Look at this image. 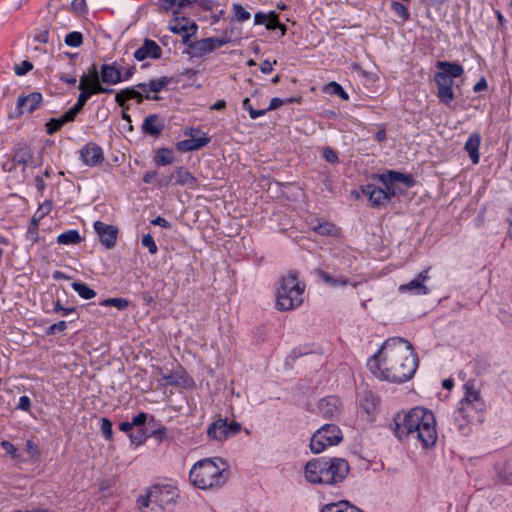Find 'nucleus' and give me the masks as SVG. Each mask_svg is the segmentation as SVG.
Segmentation results:
<instances>
[{
	"mask_svg": "<svg viewBox=\"0 0 512 512\" xmlns=\"http://www.w3.org/2000/svg\"><path fill=\"white\" fill-rule=\"evenodd\" d=\"M418 363L412 344L404 338L393 337L387 339L369 358L367 366L380 380L404 383L414 376Z\"/></svg>",
	"mask_w": 512,
	"mask_h": 512,
	"instance_id": "1",
	"label": "nucleus"
},
{
	"mask_svg": "<svg viewBox=\"0 0 512 512\" xmlns=\"http://www.w3.org/2000/svg\"><path fill=\"white\" fill-rule=\"evenodd\" d=\"M394 434L399 440L416 439L423 448L436 444L438 434L434 414L423 408L415 407L405 414L398 413L394 419Z\"/></svg>",
	"mask_w": 512,
	"mask_h": 512,
	"instance_id": "2",
	"label": "nucleus"
},
{
	"mask_svg": "<svg viewBox=\"0 0 512 512\" xmlns=\"http://www.w3.org/2000/svg\"><path fill=\"white\" fill-rule=\"evenodd\" d=\"M464 396L454 411V423L462 434L470 432L471 425L481 424L485 420L487 405L475 380H468L464 385Z\"/></svg>",
	"mask_w": 512,
	"mask_h": 512,
	"instance_id": "3",
	"label": "nucleus"
},
{
	"mask_svg": "<svg viewBox=\"0 0 512 512\" xmlns=\"http://www.w3.org/2000/svg\"><path fill=\"white\" fill-rule=\"evenodd\" d=\"M350 470L343 458H316L305 465V478L308 482L321 485H336L342 482Z\"/></svg>",
	"mask_w": 512,
	"mask_h": 512,
	"instance_id": "4",
	"label": "nucleus"
},
{
	"mask_svg": "<svg viewBox=\"0 0 512 512\" xmlns=\"http://www.w3.org/2000/svg\"><path fill=\"white\" fill-rule=\"evenodd\" d=\"M228 476L227 463L219 457L199 460L189 473L192 484L203 490L224 485Z\"/></svg>",
	"mask_w": 512,
	"mask_h": 512,
	"instance_id": "5",
	"label": "nucleus"
},
{
	"mask_svg": "<svg viewBox=\"0 0 512 512\" xmlns=\"http://www.w3.org/2000/svg\"><path fill=\"white\" fill-rule=\"evenodd\" d=\"M177 498L175 487L153 485L144 496L137 499V503L142 512H172Z\"/></svg>",
	"mask_w": 512,
	"mask_h": 512,
	"instance_id": "6",
	"label": "nucleus"
},
{
	"mask_svg": "<svg viewBox=\"0 0 512 512\" xmlns=\"http://www.w3.org/2000/svg\"><path fill=\"white\" fill-rule=\"evenodd\" d=\"M305 284L300 282L296 272L289 273L280 279L276 293V309L290 311L303 303Z\"/></svg>",
	"mask_w": 512,
	"mask_h": 512,
	"instance_id": "7",
	"label": "nucleus"
},
{
	"mask_svg": "<svg viewBox=\"0 0 512 512\" xmlns=\"http://www.w3.org/2000/svg\"><path fill=\"white\" fill-rule=\"evenodd\" d=\"M372 179L378 181L383 187V191L389 196V202L395 196L403 193L397 183H402L406 188L415 185V179L411 174H404L395 170H387L384 173L373 174Z\"/></svg>",
	"mask_w": 512,
	"mask_h": 512,
	"instance_id": "8",
	"label": "nucleus"
},
{
	"mask_svg": "<svg viewBox=\"0 0 512 512\" xmlns=\"http://www.w3.org/2000/svg\"><path fill=\"white\" fill-rule=\"evenodd\" d=\"M342 439V432L336 424H325L312 435L310 449L312 453L319 454L327 447L339 444Z\"/></svg>",
	"mask_w": 512,
	"mask_h": 512,
	"instance_id": "9",
	"label": "nucleus"
},
{
	"mask_svg": "<svg viewBox=\"0 0 512 512\" xmlns=\"http://www.w3.org/2000/svg\"><path fill=\"white\" fill-rule=\"evenodd\" d=\"M241 428V424L237 421L219 418L208 426L207 436L210 440L223 441L237 435Z\"/></svg>",
	"mask_w": 512,
	"mask_h": 512,
	"instance_id": "10",
	"label": "nucleus"
},
{
	"mask_svg": "<svg viewBox=\"0 0 512 512\" xmlns=\"http://www.w3.org/2000/svg\"><path fill=\"white\" fill-rule=\"evenodd\" d=\"M184 134L190 136L189 139L179 141L176 148L180 152H190L201 149L210 142V138L206 133L195 128L186 129Z\"/></svg>",
	"mask_w": 512,
	"mask_h": 512,
	"instance_id": "11",
	"label": "nucleus"
},
{
	"mask_svg": "<svg viewBox=\"0 0 512 512\" xmlns=\"http://www.w3.org/2000/svg\"><path fill=\"white\" fill-rule=\"evenodd\" d=\"M43 101L42 94L39 92H32L28 95H21L17 99V105L13 112L9 114V118L16 119L23 115L25 112L33 113L37 110Z\"/></svg>",
	"mask_w": 512,
	"mask_h": 512,
	"instance_id": "12",
	"label": "nucleus"
},
{
	"mask_svg": "<svg viewBox=\"0 0 512 512\" xmlns=\"http://www.w3.org/2000/svg\"><path fill=\"white\" fill-rule=\"evenodd\" d=\"M429 269L430 268L423 270L411 281L401 284L398 291L402 294L409 293L412 295H427L430 291L426 285V281L430 278Z\"/></svg>",
	"mask_w": 512,
	"mask_h": 512,
	"instance_id": "13",
	"label": "nucleus"
},
{
	"mask_svg": "<svg viewBox=\"0 0 512 512\" xmlns=\"http://www.w3.org/2000/svg\"><path fill=\"white\" fill-rule=\"evenodd\" d=\"M93 227L99 237V242L101 245H103L106 249H112L115 247L119 233V230L116 226L106 224L98 220L94 222Z\"/></svg>",
	"mask_w": 512,
	"mask_h": 512,
	"instance_id": "14",
	"label": "nucleus"
},
{
	"mask_svg": "<svg viewBox=\"0 0 512 512\" xmlns=\"http://www.w3.org/2000/svg\"><path fill=\"white\" fill-rule=\"evenodd\" d=\"M79 154L83 163L89 167L99 166L105 159L102 148L94 142L84 145L80 149Z\"/></svg>",
	"mask_w": 512,
	"mask_h": 512,
	"instance_id": "15",
	"label": "nucleus"
},
{
	"mask_svg": "<svg viewBox=\"0 0 512 512\" xmlns=\"http://www.w3.org/2000/svg\"><path fill=\"white\" fill-rule=\"evenodd\" d=\"M78 89L80 90V94L78 96L77 101L82 102L84 106L93 95L101 93L109 94L114 91L112 88H109L105 85H97L96 87H90L88 76L85 73H83L80 77Z\"/></svg>",
	"mask_w": 512,
	"mask_h": 512,
	"instance_id": "16",
	"label": "nucleus"
},
{
	"mask_svg": "<svg viewBox=\"0 0 512 512\" xmlns=\"http://www.w3.org/2000/svg\"><path fill=\"white\" fill-rule=\"evenodd\" d=\"M361 192L367 197L370 206L375 208L385 207L388 205L389 196L383 191L382 187L375 184H366L361 186Z\"/></svg>",
	"mask_w": 512,
	"mask_h": 512,
	"instance_id": "17",
	"label": "nucleus"
},
{
	"mask_svg": "<svg viewBox=\"0 0 512 512\" xmlns=\"http://www.w3.org/2000/svg\"><path fill=\"white\" fill-rule=\"evenodd\" d=\"M230 42V38L228 36L224 37H210L201 39L195 42V50L194 55L196 57H202L213 52L215 49L222 47L223 45Z\"/></svg>",
	"mask_w": 512,
	"mask_h": 512,
	"instance_id": "18",
	"label": "nucleus"
},
{
	"mask_svg": "<svg viewBox=\"0 0 512 512\" xmlns=\"http://www.w3.org/2000/svg\"><path fill=\"white\" fill-rule=\"evenodd\" d=\"M341 401L334 395L322 398L318 402V411L324 418L331 419L340 415Z\"/></svg>",
	"mask_w": 512,
	"mask_h": 512,
	"instance_id": "19",
	"label": "nucleus"
},
{
	"mask_svg": "<svg viewBox=\"0 0 512 512\" xmlns=\"http://www.w3.org/2000/svg\"><path fill=\"white\" fill-rule=\"evenodd\" d=\"M135 99L138 104L143 102V99L147 100H159V97L157 95L150 96L149 94L143 95L140 91L135 89V87H129L120 90L115 95V101L118 103L119 106L122 108L125 107V103L128 100Z\"/></svg>",
	"mask_w": 512,
	"mask_h": 512,
	"instance_id": "20",
	"label": "nucleus"
},
{
	"mask_svg": "<svg viewBox=\"0 0 512 512\" xmlns=\"http://www.w3.org/2000/svg\"><path fill=\"white\" fill-rule=\"evenodd\" d=\"M162 55L161 47L151 39H145L142 46L134 52V58L137 61H143L145 59H159Z\"/></svg>",
	"mask_w": 512,
	"mask_h": 512,
	"instance_id": "21",
	"label": "nucleus"
},
{
	"mask_svg": "<svg viewBox=\"0 0 512 512\" xmlns=\"http://www.w3.org/2000/svg\"><path fill=\"white\" fill-rule=\"evenodd\" d=\"M12 157L17 165L22 166V172L26 171L28 165H33V150L28 144H17L12 151Z\"/></svg>",
	"mask_w": 512,
	"mask_h": 512,
	"instance_id": "22",
	"label": "nucleus"
},
{
	"mask_svg": "<svg viewBox=\"0 0 512 512\" xmlns=\"http://www.w3.org/2000/svg\"><path fill=\"white\" fill-rule=\"evenodd\" d=\"M173 184L177 186L195 189L197 187V178L189 172L184 166H179L172 172Z\"/></svg>",
	"mask_w": 512,
	"mask_h": 512,
	"instance_id": "23",
	"label": "nucleus"
},
{
	"mask_svg": "<svg viewBox=\"0 0 512 512\" xmlns=\"http://www.w3.org/2000/svg\"><path fill=\"white\" fill-rule=\"evenodd\" d=\"M164 126V120L158 114H150L144 119L141 129L144 134L157 137L163 131Z\"/></svg>",
	"mask_w": 512,
	"mask_h": 512,
	"instance_id": "24",
	"label": "nucleus"
},
{
	"mask_svg": "<svg viewBox=\"0 0 512 512\" xmlns=\"http://www.w3.org/2000/svg\"><path fill=\"white\" fill-rule=\"evenodd\" d=\"M101 83L107 85H116L122 82V73L116 66V62L112 64H102L100 67Z\"/></svg>",
	"mask_w": 512,
	"mask_h": 512,
	"instance_id": "25",
	"label": "nucleus"
},
{
	"mask_svg": "<svg viewBox=\"0 0 512 512\" xmlns=\"http://www.w3.org/2000/svg\"><path fill=\"white\" fill-rule=\"evenodd\" d=\"M378 398L371 392H365L360 399L359 410L360 413L366 415L368 421H372L378 409Z\"/></svg>",
	"mask_w": 512,
	"mask_h": 512,
	"instance_id": "26",
	"label": "nucleus"
},
{
	"mask_svg": "<svg viewBox=\"0 0 512 512\" xmlns=\"http://www.w3.org/2000/svg\"><path fill=\"white\" fill-rule=\"evenodd\" d=\"M197 0H158L157 7L160 12H172L173 15H179L182 8L191 6Z\"/></svg>",
	"mask_w": 512,
	"mask_h": 512,
	"instance_id": "27",
	"label": "nucleus"
},
{
	"mask_svg": "<svg viewBox=\"0 0 512 512\" xmlns=\"http://www.w3.org/2000/svg\"><path fill=\"white\" fill-rule=\"evenodd\" d=\"M481 143V136L479 133H472L465 143V151L468 153L469 158L473 164L479 163L480 154L479 147Z\"/></svg>",
	"mask_w": 512,
	"mask_h": 512,
	"instance_id": "28",
	"label": "nucleus"
},
{
	"mask_svg": "<svg viewBox=\"0 0 512 512\" xmlns=\"http://www.w3.org/2000/svg\"><path fill=\"white\" fill-rule=\"evenodd\" d=\"M195 23L188 17H179V15H173V18L169 21V30L174 34H183L190 30L189 25Z\"/></svg>",
	"mask_w": 512,
	"mask_h": 512,
	"instance_id": "29",
	"label": "nucleus"
},
{
	"mask_svg": "<svg viewBox=\"0 0 512 512\" xmlns=\"http://www.w3.org/2000/svg\"><path fill=\"white\" fill-rule=\"evenodd\" d=\"M436 67L451 78H459L463 75V67L456 62L438 61Z\"/></svg>",
	"mask_w": 512,
	"mask_h": 512,
	"instance_id": "30",
	"label": "nucleus"
},
{
	"mask_svg": "<svg viewBox=\"0 0 512 512\" xmlns=\"http://www.w3.org/2000/svg\"><path fill=\"white\" fill-rule=\"evenodd\" d=\"M81 241L82 237L76 229L67 230L57 237V243L59 245H76Z\"/></svg>",
	"mask_w": 512,
	"mask_h": 512,
	"instance_id": "31",
	"label": "nucleus"
},
{
	"mask_svg": "<svg viewBox=\"0 0 512 512\" xmlns=\"http://www.w3.org/2000/svg\"><path fill=\"white\" fill-rule=\"evenodd\" d=\"M312 230L321 236H334L338 233V228L335 224L320 220H317V224L312 227Z\"/></svg>",
	"mask_w": 512,
	"mask_h": 512,
	"instance_id": "32",
	"label": "nucleus"
},
{
	"mask_svg": "<svg viewBox=\"0 0 512 512\" xmlns=\"http://www.w3.org/2000/svg\"><path fill=\"white\" fill-rule=\"evenodd\" d=\"M317 274L326 284L332 287L346 286L349 283L348 278L345 276H339L335 278L323 270H318Z\"/></svg>",
	"mask_w": 512,
	"mask_h": 512,
	"instance_id": "33",
	"label": "nucleus"
},
{
	"mask_svg": "<svg viewBox=\"0 0 512 512\" xmlns=\"http://www.w3.org/2000/svg\"><path fill=\"white\" fill-rule=\"evenodd\" d=\"M71 287L81 298L85 300L92 299L96 296V292L86 283L75 281L71 284Z\"/></svg>",
	"mask_w": 512,
	"mask_h": 512,
	"instance_id": "34",
	"label": "nucleus"
},
{
	"mask_svg": "<svg viewBox=\"0 0 512 512\" xmlns=\"http://www.w3.org/2000/svg\"><path fill=\"white\" fill-rule=\"evenodd\" d=\"M157 166H166L174 162L172 151L168 148H160L154 158Z\"/></svg>",
	"mask_w": 512,
	"mask_h": 512,
	"instance_id": "35",
	"label": "nucleus"
},
{
	"mask_svg": "<svg viewBox=\"0 0 512 512\" xmlns=\"http://www.w3.org/2000/svg\"><path fill=\"white\" fill-rule=\"evenodd\" d=\"M232 13L234 20L238 22H245L250 19L251 14L241 4L234 3L232 5Z\"/></svg>",
	"mask_w": 512,
	"mask_h": 512,
	"instance_id": "36",
	"label": "nucleus"
},
{
	"mask_svg": "<svg viewBox=\"0 0 512 512\" xmlns=\"http://www.w3.org/2000/svg\"><path fill=\"white\" fill-rule=\"evenodd\" d=\"M325 91L332 95H337L343 100H348L349 95L348 93L343 89V87L337 83V82H330L326 85Z\"/></svg>",
	"mask_w": 512,
	"mask_h": 512,
	"instance_id": "37",
	"label": "nucleus"
},
{
	"mask_svg": "<svg viewBox=\"0 0 512 512\" xmlns=\"http://www.w3.org/2000/svg\"><path fill=\"white\" fill-rule=\"evenodd\" d=\"M64 42L67 46L70 47H80L83 44V35L81 32L78 31L69 32L65 36Z\"/></svg>",
	"mask_w": 512,
	"mask_h": 512,
	"instance_id": "38",
	"label": "nucleus"
},
{
	"mask_svg": "<svg viewBox=\"0 0 512 512\" xmlns=\"http://www.w3.org/2000/svg\"><path fill=\"white\" fill-rule=\"evenodd\" d=\"M88 76L89 79V86L90 87H96L97 85H103L101 83V73L100 70H98L95 63H93L89 69L88 73H85Z\"/></svg>",
	"mask_w": 512,
	"mask_h": 512,
	"instance_id": "39",
	"label": "nucleus"
},
{
	"mask_svg": "<svg viewBox=\"0 0 512 512\" xmlns=\"http://www.w3.org/2000/svg\"><path fill=\"white\" fill-rule=\"evenodd\" d=\"M437 96L441 103L449 105L454 100L453 87H437Z\"/></svg>",
	"mask_w": 512,
	"mask_h": 512,
	"instance_id": "40",
	"label": "nucleus"
},
{
	"mask_svg": "<svg viewBox=\"0 0 512 512\" xmlns=\"http://www.w3.org/2000/svg\"><path fill=\"white\" fill-rule=\"evenodd\" d=\"M169 82H170V79L167 78V77H160V78H157V79H151L148 82L149 91L150 92H154V93H158L162 89H164L169 84Z\"/></svg>",
	"mask_w": 512,
	"mask_h": 512,
	"instance_id": "41",
	"label": "nucleus"
},
{
	"mask_svg": "<svg viewBox=\"0 0 512 512\" xmlns=\"http://www.w3.org/2000/svg\"><path fill=\"white\" fill-rule=\"evenodd\" d=\"M185 373L183 371H176L174 373L164 375L162 377V380L165 381L166 385L169 386H176L181 383V381H184Z\"/></svg>",
	"mask_w": 512,
	"mask_h": 512,
	"instance_id": "42",
	"label": "nucleus"
},
{
	"mask_svg": "<svg viewBox=\"0 0 512 512\" xmlns=\"http://www.w3.org/2000/svg\"><path fill=\"white\" fill-rule=\"evenodd\" d=\"M391 8L394 11V13L400 17L403 21H407L410 17L408 8L406 5H404L401 2L393 1L391 3Z\"/></svg>",
	"mask_w": 512,
	"mask_h": 512,
	"instance_id": "43",
	"label": "nucleus"
},
{
	"mask_svg": "<svg viewBox=\"0 0 512 512\" xmlns=\"http://www.w3.org/2000/svg\"><path fill=\"white\" fill-rule=\"evenodd\" d=\"M242 108L249 113V116L252 120L265 115V110H256L253 108L249 98H245L242 101Z\"/></svg>",
	"mask_w": 512,
	"mask_h": 512,
	"instance_id": "44",
	"label": "nucleus"
},
{
	"mask_svg": "<svg viewBox=\"0 0 512 512\" xmlns=\"http://www.w3.org/2000/svg\"><path fill=\"white\" fill-rule=\"evenodd\" d=\"M189 28H190L189 31L181 34L182 35V42L186 46L195 49V42H192L191 38L196 34V32L198 30V26H197L196 23H191L189 25Z\"/></svg>",
	"mask_w": 512,
	"mask_h": 512,
	"instance_id": "45",
	"label": "nucleus"
},
{
	"mask_svg": "<svg viewBox=\"0 0 512 512\" xmlns=\"http://www.w3.org/2000/svg\"><path fill=\"white\" fill-rule=\"evenodd\" d=\"M64 125L65 123H62L61 116L59 118H51L45 125L46 132L48 135H53L58 132Z\"/></svg>",
	"mask_w": 512,
	"mask_h": 512,
	"instance_id": "46",
	"label": "nucleus"
},
{
	"mask_svg": "<svg viewBox=\"0 0 512 512\" xmlns=\"http://www.w3.org/2000/svg\"><path fill=\"white\" fill-rule=\"evenodd\" d=\"M434 81L437 87H453V78L438 71L434 74Z\"/></svg>",
	"mask_w": 512,
	"mask_h": 512,
	"instance_id": "47",
	"label": "nucleus"
},
{
	"mask_svg": "<svg viewBox=\"0 0 512 512\" xmlns=\"http://www.w3.org/2000/svg\"><path fill=\"white\" fill-rule=\"evenodd\" d=\"M101 432L106 440H112L113 438V429H112V422L110 419L103 417L101 419Z\"/></svg>",
	"mask_w": 512,
	"mask_h": 512,
	"instance_id": "48",
	"label": "nucleus"
},
{
	"mask_svg": "<svg viewBox=\"0 0 512 512\" xmlns=\"http://www.w3.org/2000/svg\"><path fill=\"white\" fill-rule=\"evenodd\" d=\"M141 243L144 247L148 249L150 254L155 255L157 253L158 247L151 234L143 235Z\"/></svg>",
	"mask_w": 512,
	"mask_h": 512,
	"instance_id": "49",
	"label": "nucleus"
},
{
	"mask_svg": "<svg viewBox=\"0 0 512 512\" xmlns=\"http://www.w3.org/2000/svg\"><path fill=\"white\" fill-rule=\"evenodd\" d=\"M67 329V323L65 321H59L54 323L46 328L45 334L47 336L55 335L57 333H61Z\"/></svg>",
	"mask_w": 512,
	"mask_h": 512,
	"instance_id": "50",
	"label": "nucleus"
},
{
	"mask_svg": "<svg viewBox=\"0 0 512 512\" xmlns=\"http://www.w3.org/2000/svg\"><path fill=\"white\" fill-rule=\"evenodd\" d=\"M129 438L132 444L139 446L147 439L146 431L142 428H139L136 433H130Z\"/></svg>",
	"mask_w": 512,
	"mask_h": 512,
	"instance_id": "51",
	"label": "nucleus"
},
{
	"mask_svg": "<svg viewBox=\"0 0 512 512\" xmlns=\"http://www.w3.org/2000/svg\"><path fill=\"white\" fill-rule=\"evenodd\" d=\"M71 10L74 13L78 14H87L88 13V7L86 4V0H72L71 2Z\"/></svg>",
	"mask_w": 512,
	"mask_h": 512,
	"instance_id": "52",
	"label": "nucleus"
},
{
	"mask_svg": "<svg viewBox=\"0 0 512 512\" xmlns=\"http://www.w3.org/2000/svg\"><path fill=\"white\" fill-rule=\"evenodd\" d=\"M129 302L123 298H109L103 302V305L117 307L118 309H125Z\"/></svg>",
	"mask_w": 512,
	"mask_h": 512,
	"instance_id": "53",
	"label": "nucleus"
},
{
	"mask_svg": "<svg viewBox=\"0 0 512 512\" xmlns=\"http://www.w3.org/2000/svg\"><path fill=\"white\" fill-rule=\"evenodd\" d=\"M25 448L31 458H33V459L39 458V456H40L39 446L34 441L27 440L25 442Z\"/></svg>",
	"mask_w": 512,
	"mask_h": 512,
	"instance_id": "54",
	"label": "nucleus"
},
{
	"mask_svg": "<svg viewBox=\"0 0 512 512\" xmlns=\"http://www.w3.org/2000/svg\"><path fill=\"white\" fill-rule=\"evenodd\" d=\"M278 17L279 16L275 11L269 12V18L265 24L267 30H275L278 27H280V22H279Z\"/></svg>",
	"mask_w": 512,
	"mask_h": 512,
	"instance_id": "55",
	"label": "nucleus"
},
{
	"mask_svg": "<svg viewBox=\"0 0 512 512\" xmlns=\"http://www.w3.org/2000/svg\"><path fill=\"white\" fill-rule=\"evenodd\" d=\"M157 184H158L159 188H168L169 186L174 185L172 173H169V174L162 173L160 175L158 174Z\"/></svg>",
	"mask_w": 512,
	"mask_h": 512,
	"instance_id": "56",
	"label": "nucleus"
},
{
	"mask_svg": "<svg viewBox=\"0 0 512 512\" xmlns=\"http://www.w3.org/2000/svg\"><path fill=\"white\" fill-rule=\"evenodd\" d=\"M32 69H33V64L28 60L22 61V63L20 65H15V68H14L15 74L18 76H23L26 73H28L29 71H31Z\"/></svg>",
	"mask_w": 512,
	"mask_h": 512,
	"instance_id": "57",
	"label": "nucleus"
},
{
	"mask_svg": "<svg viewBox=\"0 0 512 512\" xmlns=\"http://www.w3.org/2000/svg\"><path fill=\"white\" fill-rule=\"evenodd\" d=\"M344 505H346V501L330 503V504L325 505L321 509V512H344Z\"/></svg>",
	"mask_w": 512,
	"mask_h": 512,
	"instance_id": "58",
	"label": "nucleus"
},
{
	"mask_svg": "<svg viewBox=\"0 0 512 512\" xmlns=\"http://www.w3.org/2000/svg\"><path fill=\"white\" fill-rule=\"evenodd\" d=\"M497 480L503 484H512V474L507 473L504 468H497Z\"/></svg>",
	"mask_w": 512,
	"mask_h": 512,
	"instance_id": "59",
	"label": "nucleus"
},
{
	"mask_svg": "<svg viewBox=\"0 0 512 512\" xmlns=\"http://www.w3.org/2000/svg\"><path fill=\"white\" fill-rule=\"evenodd\" d=\"M52 210V201L51 200H45L42 204L39 205L36 213L38 214L39 218H44L46 215H48Z\"/></svg>",
	"mask_w": 512,
	"mask_h": 512,
	"instance_id": "60",
	"label": "nucleus"
},
{
	"mask_svg": "<svg viewBox=\"0 0 512 512\" xmlns=\"http://www.w3.org/2000/svg\"><path fill=\"white\" fill-rule=\"evenodd\" d=\"M38 234H39V228H34V227L28 226L27 232L25 234V238L27 241H29L31 243V245H34L39 240Z\"/></svg>",
	"mask_w": 512,
	"mask_h": 512,
	"instance_id": "61",
	"label": "nucleus"
},
{
	"mask_svg": "<svg viewBox=\"0 0 512 512\" xmlns=\"http://www.w3.org/2000/svg\"><path fill=\"white\" fill-rule=\"evenodd\" d=\"M34 41L42 44L49 42V29L45 28L34 35Z\"/></svg>",
	"mask_w": 512,
	"mask_h": 512,
	"instance_id": "62",
	"label": "nucleus"
},
{
	"mask_svg": "<svg viewBox=\"0 0 512 512\" xmlns=\"http://www.w3.org/2000/svg\"><path fill=\"white\" fill-rule=\"evenodd\" d=\"M0 445L13 458L18 457L17 448L10 441L3 440Z\"/></svg>",
	"mask_w": 512,
	"mask_h": 512,
	"instance_id": "63",
	"label": "nucleus"
},
{
	"mask_svg": "<svg viewBox=\"0 0 512 512\" xmlns=\"http://www.w3.org/2000/svg\"><path fill=\"white\" fill-rule=\"evenodd\" d=\"M323 156L327 162L332 164L339 160L337 153L331 148L324 149Z\"/></svg>",
	"mask_w": 512,
	"mask_h": 512,
	"instance_id": "64",
	"label": "nucleus"
}]
</instances>
